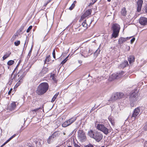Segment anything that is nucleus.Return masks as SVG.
Returning a JSON list of instances; mask_svg holds the SVG:
<instances>
[{
  "label": "nucleus",
  "mask_w": 147,
  "mask_h": 147,
  "mask_svg": "<svg viewBox=\"0 0 147 147\" xmlns=\"http://www.w3.org/2000/svg\"><path fill=\"white\" fill-rule=\"evenodd\" d=\"M88 135L91 138H93L97 142H99L103 138V135L100 132L97 131H94L92 130L89 131Z\"/></svg>",
  "instance_id": "f257e3e1"
},
{
  "label": "nucleus",
  "mask_w": 147,
  "mask_h": 147,
  "mask_svg": "<svg viewBox=\"0 0 147 147\" xmlns=\"http://www.w3.org/2000/svg\"><path fill=\"white\" fill-rule=\"evenodd\" d=\"M49 86L46 82L41 83L38 86L36 90V93L38 95H42L45 93L48 90Z\"/></svg>",
  "instance_id": "f03ea898"
},
{
  "label": "nucleus",
  "mask_w": 147,
  "mask_h": 147,
  "mask_svg": "<svg viewBox=\"0 0 147 147\" xmlns=\"http://www.w3.org/2000/svg\"><path fill=\"white\" fill-rule=\"evenodd\" d=\"M120 29V25L117 24H113L111 27V29L113 31L112 34L111 38H116L118 36V34Z\"/></svg>",
  "instance_id": "7ed1b4c3"
},
{
  "label": "nucleus",
  "mask_w": 147,
  "mask_h": 147,
  "mask_svg": "<svg viewBox=\"0 0 147 147\" xmlns=\"http://www.w3.org/2000/svg\"><path fill=\"white\" fill-rule=\"evenodd\" d=\"M138 97V94L135 92H132L129 96L130 105L131 107L134 106L135 102L137 101Z\"/></svg>",
  "instance_id": "20e7f679"
},
{
  "label": "nucleus",
  "mask_w": 147,
  "mask_h": 147,
  "mask_svg": "<svg viewBox=\"0 0 147 147\" xmlns=\"http://www.w3.org/2000/svg\"><path fill=\"white\" fill-rule=\"evenodd\" d=\"M124 96V94L123 93L117 92L112 94L109 101L113 102L118 99L123 97Z\"/></svg>",
  "instance_id": "39448f33"
},
{
  "label": "nucleus",
  "mask_w": 147,
  "mask_h": 147,
  "mask_svg": "<svg viewBox=\"0 0 147 147\" xmlns=\"http://www.w3.org/2000/svg\"><path fill=\"white\" fill-rule=\"evenodd\" d=\"M98 130L102 132L105 134L107 135L109 133V129L104 125L98 124L96 127Z\"/></svg>",
  "instance_id": "423d86ee"
},
{
  "label": "nucleus",
  "mask_w": 147,
  "mask_h": 147,
  "mask_svg": "<svg viewBox=\"0 0 147 147\" xmlns=\"http://www.w3.org/2000/svg\"><path fill=\"white\" fill-rule=\"evenodd\" d=\"M78 133V138L80 141L83 142L86 140V138L85 134L83 130H79Z\"/></svg>",
  "instance_id": "0eeeda50"
},
{
  "label": "nucleus",
  "mask_w": 147,
  "mask_h": 147,
  "mask_svg": "<svg viewBox=\"0 0 147 147\" xmlns=\"http://www.w3.org/2000/svg\"><path fill=\"white\" fill-rule=\"evenodd\" d=\"M77 117H75L67 120L62 124V126L63 127H65L70 125L74 123Z\"/></svg>",
  "instance_id": "6e6552de"
},
{
  "label": "nucleus",
  "mask_w": 147,
  "mask_h": 147,
  "mask_svg": "<svg viewBox=\"0 0 147 147\" xmlns=\"http://www.w3.org/2000/svg\"><path fill=\"white\" fill-rule=\"evenodd\" d=\"M140 109L139 107L136 108L134 110L131 116L132 120H134L140 112Z\"/></svg>",
  "instance_id": "1a4fd4ad"
},
{
  "label": "nucleus",
  "mask_w": 147,
  "mask_h": 147,
  "mask_svg": "<svg viewBox=\"0 0 147 147\" xmlns=\"http://www.w3.org/2000/svg\"><path fill=\"white\" fill-rule=\"evenodd\" d=\"M139 23L142 26H145L147 25V18L144 17H140L139 20Z\"/></svg>",
  "instance_id": "9d476101"
},
{
  "label": "nucleus",
  "mask_w": 147,
  "mask_h": 147,
  "mask_svg": "<svg viewBox=\"0 0 147 147\" xmlns=\"http://www.w3.org/2000/svg\"><path fill=\"white\" fill-rule=\"evenodd\" d=\"M124 74L123 71H121L119 73L116 74H113L112 75V77L113 79H118L121 77Z\"/></svg>",
  "instance_id": "9b49d317"
},
{
  "label": "nucleus",
  "mask_w": 147,
  "mask_h": 147,
  "mask_svg": "<svg viewBox=\"0 0 147 147\" xmlns=\"http://www.w3.org/2000/svg\"><path fill=\"white\" fill-rule=\"evenodd\" d=\"M143 3V1L142 0H138L137 3V11L138 12L140 11Z\"/></svg>",
  "instance_id": "f8f14e48"
},
{
  "label": "nucleus",
  "mask_w": 147,
  "mask_h": 147,
  "mask_svg": "<svg viewBox=\"0 0 147 147\" xmlns=\"http://www.w3.org/2000/svg\"><path fill=\"white\" fill-rule=\"evenodd\" d=\"M48 71V68L45 67H44L39 74L40 76H42L45 74H46Z\"/></svg>",
  "instance_id": "ddd939ff"
},
{
  "label": "nucleus",
  "mask_w": 147,
  "mask_h": 147,
  "mask_svg": "<svg viewBox=\"0 0 147 147\" xmlns=\"http://www.w3.org/2000/svg\"><path fill=\"white\" fill-rule=\"evenodd\" d=\"M16 104L15 102H12L10 105L8 107L9 109L12 111L14 110L16 107Z\"/></svg>",
  "instance_id": "4468645a"
},
{
  "label": "nucleus",
  "mask_w": 147,
  "mask_h": 147,
  "mask_svg": "<svg viewBox=\"0 0 147 147\" xmlns=\"http://www.w3.org/2000/svg\"><path fill=\"white\" fill-rule=\"evenodd\" d=\"M128 65L127 61H125L123 62L119 66V67L120 68H123Z\"/></svg>",
  "instance_id": "2eb2a0df"
},
{
  "label": "nucleus",
  "mask_w": 147,
  "mask_h": 147,
  "mask_svg": "<svg viewBox=\"0 0 147 147\" xmlns=\"http://www.w3.org/2000/svg\"><path fill=\"white\" fill-rule=\"evenodd\" d=\"M24 71V69H22L20 70L17 74H18V76H19L20 77H21V78H23L25 75Z\"/></svg>",
  "instance_id": "dca6fc26"
},
{
  "label": "nucleus",
  "mask_w": 147,
  "mask_h": 147,
  "mask_svg": "<svg viewBox=\"0 0 147 147\" xmlns=\"http://www.w3.org/2000/svg\"><path fill=\"white\" fill-rule=\"evenodd\" d=\"M127 39H128V37L126 38L123 37L120 38L119 40V44H123L127 40Z\"/></svg>",
  "instance_id": "f3484780"
},
{
  "label": "nucleus",
  "mask_w": 147,
  "mask_h": 147,
  "mask_svg": "<svg viewBox=\"0 0 147 147\" xmlns=\"http://www.w3.org/2000/svg\"><path fill=\"white\" fill-rule=\"evenodd\" d=\"M92 12V10L91 9H89L86 11L83 15L85 17H86L90 15Z\"/></svg>",
  "instance_id": "a211bd4d"
},
{
  "label": "nucleus",
  "mask_w": 147,
  "mask_h": 147,
  "mask_svg": "<svg viewBox=\"0 0 147 147\" xmlns=\"http://www.w3.org/2000/svg\"><path fill=\"white\" fill-rule=\"evenodd\" d=\"M128 60L129 63L130 64L132 62L135 61L134 57L133 55L129 56V57L128 58Z\"/></svg>",
  "instance_id": "6ab92c4d"
},
{
  "label": "nucleus",
  "mask_w": 147,
  "mask_h": 147,
  "mask_svg": "<svg viewBox=\"0 0 147 147\" xmlns=\"http://www.w3.org/2000/svg\"><path fill=\"white\" fill-rule=\"evenodd\" d=\"M11 53L10 52H8L7 53H6L5 55L3 57V60L7 59L8 57L11 54Z\"/></svg>",
  "instance_id": "aec40b11"
},
{
  "label": "nucleus",
  "mask_w": 147,
  "mask_h": 147,
  "mask_svg": "<svg viewBox=\"0 0 147 147\" xmlns=\"http://www.w3.org/2000/svg\"><path fill=\"white\" fill-rule=\"evenodd\" d=\"M126 13V11L125 8H123L121 11V14L123 16H125Z\"/></svg>",
  "instance_id": "412c9836"
},
{
  "label": "nucleus",
  "mask_w": 147,
  "mask_h": 147,
  "mask_svg": "<svg viewBox=\"0 0 147 147\" xmlns=\"http://www.w3.org/2000/svg\"><path fill=\"white\" fill-rule=\"evenodd\" d=\"M58 132V131H55L53 133L51 136H53L54 138L59 136Z\"/></svg>",
  "instance_id": "4be33fe9"
},
{
  "label": "nucleus",
  "mask_w": 147,
  "mask_h": 147,
  "mask_svg": "<svg viewBox=\"0 0 147 147\" xmlns=\"http://www.w3.org/2000/svg\"><path fill=\"white\" fill-rule=\"evenodd\" d=\"M59 94V92L57 93L53 96V97L52 98L51 102H54L56 98L57 97V96H58V94Z\"/></svg>",
  "instance_id": "5701e85b"
},
{
  "label": "nucleus",
  "mask_w": 147,
  "mask_h": 147,
  "mask_svg": "<svg viewBox=\"0 0 147 147\" xmlns=\"http://www.w3.org/2000/svg\"><path fill=\"white\" fill-rule=\"evenodd\" d=\"M18 36V35L17 34H15L12 37L11 39V42H13Z\"/></svg>",
  "instance_id": "b1692460"
},
{
  "label": "nucleus",
  "mask_w": 147,
  "mask_h": 147,
  "mask_svg": "<svg viewBox=\"0 0 147 147\" xmlns=\"http://www.w3.org/2000/svg\"><path fill=\"white\" fill-rule=\"evenodd\" d=\"M91 51L89 49L88 50V53L87 55H85V54L84 55L83 54L81 55L82 56H84L85 57H87L88 56H90V55L92 54V53H91Z\"/></svg>",
  "instance_id": "393cba45"
},
{
  "label": "nucleus",
  "mask_w": 147,
  "mask_h": 147,
  "mask_svg": "<svg viewBox=\"0 0 147 147\" xmlns=\"http://www.w3.org/2000/svg\"><path fill=\"white\" fill-rule=\"evenodd\" d=\"M22 78L20 77L19 76H18V74H17V75L16 76L15 78V80L16 81H17L18 80H19L20 79L22 80Z\"/></svg>",
  "instance_id": "a878e982"
},
{
  "label": "nucleus",
  "mask_w": 147,
  "mask_h": 147,
  "mask_svg": "<svg viewBox=\"0 0 147 147\" xmlns=\"http://www.w3.org/2000/svg\"><path fill=\"white\" fill-rule=\"evenodd\" d=\"M76 3V1H74L73 3L71 5V6L69 7V9L70 10H72L74 7L75 4Z\"/></svg>",
  "instance_id": "bb28decb"
},
{
  "label": "nucleus",
  "mask_w": 147,
  "mask_h": 147,
  "mask_svg": "<svg viewBox=\"0 0 147 147\" xmlns=\"http://www.w3.org/2000/svg\"><path fill=\"white\" fill-rule=\"evenodd\" d=\"M103 78L102 77H98L96 79V82H99L101 81L102 79Z\"/></svg>",
  "instance_id": "cd10ccee"
},
{
  "label": "nucleus",
  "mask_w": 147,
  "mask_h": 147,
  "mask_svg": "<svg viewBox=\"0 0 147 147\" xmlns=\"http://www.w3.org/2000/svg\"><path fill=\"white\" fill-rule=\"evenodd\" d=\"M18 82L15 85V87H17L18 86L21 84V83L22 82V80L20 79L19 80H18Z\"/></svg>",
  "instance_id": "c85d7f7f"
},
{
  "label": "nucleus",
  "mask_w": 147,
  "mask_h": 147,
  "mask_svg": "<svg viewBox=\"0 0 147 147\" xmlns=\"http://www.w3.org/2000/svg\"><path fill=\"white\" fill-rule=\"evenodd\" d=\"M86 22V20H85L82 23V25L83 27L86 28L87 26V24Z\"/></svg>",
  "instance_id": "c756f323"
},
{
  "label": "nucleus",
  "mask_w": 147,
  "mask_h": 147,
  "mask_svg": "<svg viewBox=\"0 0 147 147\" xmlns=\"http://www.w3.org/2000/svg\"><path fill=\"white\" fill-rule=\"evenodd\" d=\"M14 63V61L13 60H10L7 63V64L8 65H11L13 64Z\"/></svg>",
  "instance_id": "7c9ffc66"
},
{
  "label": "nucleus",
  "mask_w": 147,
  "mask_h": 147,
  "mask_svg": "<svg viewBox=\"0 0 147 147\" xmlns=\"http://www.w3.org/2000/svg\"><path fill=\"white\" fill-rule=\"evenodd\" d=\"M51 60L50 59V56H48L45 59V63H46V62H49Z\"/></svg>",
  "instance_id": "2f4dec72"
},
{
  "label": "nucleus",
  "mask_w": 147,
  "mask_h": 147,
  "mask_svg": "<svg viewBox=\"0 0 147 147\" xmlns=\"http://www.w3.org/2000/svg\"><path fill=\"white\" fill-rule=\"evenodd\" d=\"M33 61L32 62H31L30 63V66H29V68H31V66L32 65V64L36 61V60L35 59L33 58L32 59Z\"/></svg>",
  "instance_id": "473e14b6"
},
{
  "label": "nucleus",
  "mask_w": 147,
  "mask_h": 147,
  "mask_svg": "<svg viewBox=\"0 0 147 147\" xmlns=\"http://www.w3.org/2000/svg\"><path fill=\"white\" fill-rule=\"evenodd\" d=\"M40 108H36V109H34L33 110H32V112H33V113L34 114H36V112L38 111L39 109H40Z\"/></svg>",
  "instance_id": "72a5a7b5"
},
{
  "label": "nucleus",
  "mask_w": 147,
  "mask_h": 147,
  "mask_svg": "<svg viewBox=\"0 0 147 147\" xmlns=\"http://www.w3.org/2000/svg\"><path fill=\"white\" fill-rule=\"evenodd\" d=\"M14 43L15 46H17L20 44V41L19 40H17Z\"/></svg>",
  "instance_id": "f704fd0d"
},
{
  "label": "nucleus",
  "mask_w": 147,
  "mask_h": 147,
  "mask_svg": "<svg viewBox=\"0 0 147 147\" xmlns=\"http://www.w3.org/2000/svg\"><path fill=\"white\" fill-rule=\"evenodd\" d=\"M68 57V56L67 57H66L65 59H64L63 61L61 63V64H64L66 61L68 59L67 58Z\"/></svg>",
  "instance_id": "c9c22d12"
},
{
  "label": "nucleus",
  "mask_w": 147,
  "mask_h": 147,
  "mask_svg": "<svg viewBox=\"0 0 147 147\" xmlns=\"http://www.w3.org/2000/svg\"><path fill=\"white\" fill-rule=\"evenodd\" d=\"M24 26H22L21 28L18 30V32L20 34V33L24 29Z\"/></svg>",
  "instance_id": "e433bc0d"
},
{
  "label": "nucleus",
  "mask_w": 147,
  "mask_h": 147,
  "mask_svg": "<svg viewBox=\"0 0 147 147\" xmlns=\"http://www.w3.org/2000/svg\"><path fill=\"white\" fill-rule=\"evenodd\" d=\"M109 120L111 122L112 125H114V121L111 118H109Z\"/></svg>",
  "instance_id": "4c0bfd02"
},
{
  "label": "nucleus",
  "mask_w": 147,
  "mask_h": 147,
  "mask_svg": "<svg viewBox=\"0 0 147 147\" xmlns=\"http://www.w3.org/2000/svg\"><path fill=\"white\" fill-rule=\"evenodd\" d=\"M32 26H30L26 30V32L28 33L29 32L30 30L32 29Z\"/></svg>",
  "instance_id": "58836bf2"
},
{
  "label": "nucleus",
  "mask_w": 147,
  "mask_h": 147,
  "mask_svg": "<svg viewBox=\"0 0 147 147\" xmlns=\"http://www.w3.org/2000/svg\"><path fill=\"white\" fill-rule=\"evenodd\" d=\"M15 75L13 74V72L11 75V78L12 80L14 78L15 79Z\"/></svg>",
  "instance_id": "ea45409f"
},
{
  "label": "nucleus",
  "mask_w": 147,
  "mask_h": 147,
  "mask_svg": "<svg viewBox=\"0 0 147 147\" xmlns=\"http://www.w3.org/2000/svg\"><path fill=\"white\" fill-rule=\"evenodd\" d=\"M85 18V17L84 16L82 15L81 16V18L79 20V22H81L84 18Z\"/></svg>",
  "instance_id": "a19ab883"
},
{
  "label": "nucleus",
  "mask_w": 147,
  "mask_h": 147,
  "mask_svg": "<svg viewBox=\"0 0 147 147\" xmlns=\"http://www.w3.org/2000/svg\"><path fill=\"white\" fill-rule=\"evenodd\" d=\"M144 129L145 130H147V121L144 127Z\"/></svg>",
  "instance_id": "79ce46f5"
},
{
  "label": "nucleus",
  "mask_w": 147,
  "mask_h": 147,
  "mask_svg": "<svg viewBox=\"0 0 147 147\" xmlns=\"http://www.w3.org/2000/svg\"><path fill=\"white\" fill-rule=\"evenodd\" d=\"M84 147H94L91 144L86 146Z\"/></svg>",
  "instance_id": "37998d69"
},
{
  "label": "nucleus",
  "mask_w": 147,
  "mask_h": 147,
  "mask_svg": "<svg viewBox=\"0 0 147 147\" xmlns=\"http://www.w3.org/2000/svg\"><path fill=\"white\" fill-rule=\"evenodd\" d=\"M96 1H94L93 0H92V2H90L89 5H88V6H89L90 5H92Z\"/></svg>",
  "instance_id": "c03bdc74"
},
{
  "label": "nucleus",
  "mask_w": 147,
  "mask_h": 147,
  "mask_svg": "<svg viewBox=\"0 0 147 147\" xmlns=\"http://www.w3.org/2000/svg\"><path fill=\"white\" fill-rule=\"evenodd\" d=\"M53 57L54 58H55V50L54 49L53 52Z\"/></svg>",
  "instance_id": "a18cd8bd"
},
{
  "label": "nucleus",
  "mask_w": 147,
  "mask_h": 147,
  "mask_svg": "<svg viewBox=\"0 0 147 147\" xmlns=\"http://www.w3.org/2000/svg\"><path fill=\"white\" fill-rule=\"evenodd\" d=\"M74 147H80V146H79L78 144H76V143L74 142Z\"/></svg>",
  "instance_id": "49530a36"
},
{
  "label": "nucleus",
  "mask_w": 147,
  "mask_h": 147,
  "mask_svg": "<svg viewBox=\"0 0 147 147\" xmlns=\"http://www.w3.org/2000/svg\"><path fill=\"white\" fill-rule=\"evenodd\" d=\"M32 50V47L30 50V51H29V52L28 53V55L29 56H30L31 55V53Z\"/></svg>",
  "instance_id": "de8ad7c7"
},
{
  "label": "nucleus",
  "mask_w": 147,
  "mask_h": 147,
  "mask_svg": "<svg viewBox=\"0 0 147 147\" xmlns=\"http://www.w3.org/2000/svg\"><path fill=\"white\" fill-rule=\"evenodd\" d=\"M135 38H133L131 40V44H132L135 40Z\"/></svg>",
  "instance_id": "09e8293b"
},
{
  "label": "nucleus",
  "mask_w": 147,
  "mask_h": 147,
  "mask_svg": "<svg viewBox=\"0 0 147 147\" xmlns=\"http://www.w3.org/2000/svg\"><path fill=\"white\" fill-rule=\"evenodd\" d=\"M51 139L49 138L47 140V143L49 144H50L51 142Z\"/></svg>",
  "instance_id": "8fccbe9b"
},
{
  "label": "nucleus",
  "mask_w": 147,
  "mask_h": 147,
  "mask_svg": "<svg viewBox=\"0 0 147 147\" xmlns=\"http://www.w3.org/2000/svg\"><path fill=\"white\" fill-rule=\"evenodd\" d=\"M16 136V134H14L12 136H11L10 138V140H11V139H12L13 138H14Z\"/></svg>",
  "instance_id": "3c124183"
},
{
  "label": "nucleus",
  "mask_w": 147,
  "mask_h": 147,
  "mask_svg": "<svg viewBox=\"0 0 147 147\" xmlns=\"http://www.w3.org/2000/svg\"><path fill=\"white\" fill-rule=\"evenodd\" d=\"M50 1L49 0L48 1H47V2L45 4V6H46V5Z\"/></svg>",
  "instance_id": "603ef678"
},
{
  "label": "nucleus",
  "mask_w": 147,
  "mask_h": 147,
  "mask_svg": "<svg viewBox=\"0 0 147 147\" xmlns=\"http://www.w3.org/2000/svg\"><path fill=\"white\" fill-rule=\"evenodd\" d=\"M12 89L11 88L10 90L8 92V94L9 95L11 93L12 91Z\"/></svg>",
  "instance_id": "864d4df0"
},
{
  "label": "nucleus",
  "mask_w": 147,
  "mask_h": 147,
  "mask_svg": "<svg viewBox=\"0 0 147 147\" xmlns=\"http://www.w3.org/2000/svg\"><path fill=\"white\" fill-rule=\"evenodd\" d=\"M49 138L51 140H52L54 138L53 137V136H50L49 137Z\"/></svg>",
  "instance_id": "5fc2aeb1"
},
{
  "label": "nucleus",
  "mask_w": 147,
  "mask_h": 147,
  "mask_svg": "<svg viewBox=\"0 0 147 147\" xmlns=\"http://www.w3.org/2000/svg\"><path fill=\"white\" fill-rule=\"evenodd\" d=\"M49 138L51 140H52L54 138L53 137V136H50L49 137Z\"/></svg>",
  "instance_id": "6e6d98bb"
},
{
  "label": "nucleus",
  "mask_w": 147,
  "mask_h": 147,
  "mask_svg": "<svg viewBox=\"0 0 147 147\" xmlns=\"http://www.w3.org/2000/svg\"><path fill=\"white\" fill-rule=\"evenodd\" d=\"M78 62L80 64L82 63V61L81 60H78Z\"/></svg>",
  "instance_id": "4d7b16f0"
},
{
  "label": "nucleus",
  "mask_w": 147,
  "mask_h": 147,
  "mask_svg": "<svg viewBox=\"0 0 147 147\" xmlns=\"http://www.w3.org/2000/svg\"><path fill=\"white\" fill-rule=\"evenodd\" d=\"M11 140H10V138L7 140L6 142L5 143H7L8 142H9Z\"/></svg>",
  "instance_id": "13d9d810"
},
{
  "label": "nucleus",
  "mask_w": 147,
  "mask_h": 147,
  "mask_svg": "<svg viewBox=\"0 0 147 147\" xmlns=\"http://www.w3.org/2000/svg\"><path fill=\"white\" fill-rule=\"evenodd\" d=\"M6 143H5V142L4 143V144L2 145V146H3V145H5L6 144Z\"/></svg>",
  "instance_id": "bf43d9fd"
},
{
  "label": "nucleus",
  "mask_w": 147,
  "mask_h": 147,
  "mask_svg": "<svg viewBox=\"0 0 147 147\" xmlns=\"http://www.w3.org/2000/svg\"><path fill=\"white\" fill-rule=\"evenodd\" d=\"M26 121V120H25V119H24V123L25 121Z\"/></svg>",
  "instance_id": "052dcab7"
},
{
  "label": "nucleus",
  "mask_w": 147,
  "mask_h": 147,
  "mask_svg": "<svg viewBox=\"0 0 147 147\" xmlns=\"http://www.w3.org/2000/svg\"><path fill=\"white\" fill-rule=\"evenodd\" d=\"M107 0L108 2H110L111 1V0Z\"/></svg>",
  "instance_id": "680f3d73"
},
{
  "label": "nucleus",
  "mask_w": 147,
  "mask_h": 147,
  "mask_svg": "<svg viewBox=\"0 0 147 147\" xmlns=\"http://www.w3.org/2000/svg\"><path fill=\"white\" fill-rule=\"evenodd\" d=\"M53 79L54 81L55 80H54V77H53Z\"/></svg>",
  "instance_id": "e2e57ef3"
},
{
  "label": "nucleus",
  "mask_w": 147,
  "mask_h": 147,
  "mask_svg": "<svg viewBox=\"0 0 147 147\" xmlns=\"http://www.w3.org/2000/svg\"><path fill=\"white\" fill-rule=\"evenodd\" d=\"M68 147H72L71 146H68Z\"/></svg>",
  "instance_id": "0e129e2a"
},
{
  "label": "nucleus",
  "mask_w": 147,
  "mask_h": 147,
  "mask_svg": "<svg viewBox=\"0 0 147 147\" xmlns=\"http://www.w3.org/2000/svg\"><path fill=\"white\" fill-rule=\"evenodd\" d=\"M63 134H64V135H65V133H63Z\"/></svg>",
  "instance_id": "69168bd1"
},
{
  "label": "nucleus",
  "mask_w": 147,
  "mask_h": 147,
  "mask_svg": "<svg viewBox=\"0 0 147 147\" xmlns=\"http://www.w3.org/2000/svg\"><path fill=\"white\" fill-rule=\"evenodd\" d=\"M25 44H26V42L25 43L24 45H25Z\"/></svg>",
  "instance_id": "338daca9"
},
{
  "label": "nucleus",
  "mask_w": 147,
  "mask_h": 147,
  "mask_svg": "<svg viewBox=\"0 0 147 147\" xmlns=\"http://www.w3.org/2000/svg\"><path fill=\"white\" fill-rule=\"evenodd\" d=\"M146 147H147V146H146Z\"/></svg>",
  "instance_id": "774afa93"
}]
</instances>
